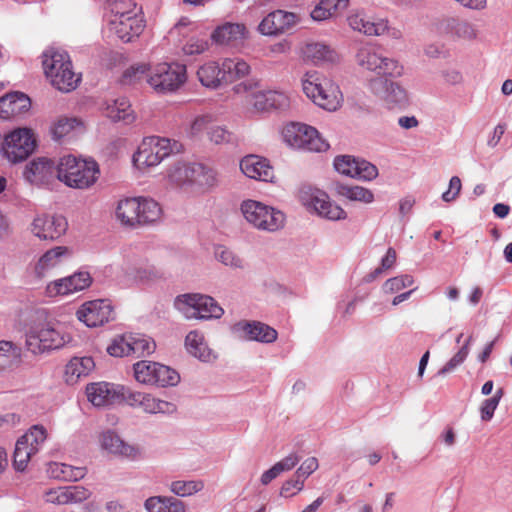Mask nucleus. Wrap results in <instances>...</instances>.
Returning a JSON list of instances; mask_svg holds the SVG:
<instances>
[{
  "instance_id": "nucleus-49",
  "label": "nucleus",
  "mask_w": 512,
  "mask_h": 512,
  "mask_svg": "<svg viewBox=\"0 0 512 512\" xmlns=\"http://www.w3.org/2000/svg\"><path fill=\"white\" fill-rule=\"evenodd\" d=\"M157 362L142 360L133 365L134 376L137 382L152 385L155 378Z\"/></svg>"
},
{
  "instance_id": "nucleus-7",
  "label": "nucleus",
  "mask_w": 512,
  "mask_h": 512,
  "mask_svg": "<svg viewBox=\"0 0 512 512\" xmlns=\"http://www.w3.org/2000/svg\"><path fill=\"white\" fill-rule=\"evenodd\" d=\"M244 219L254 228L275 232L284 227L285 215L282 211L260 201L247 199L240 204Z\"/></svg>"
},
{
  "instance_id": "nucleus-21",
  "label": "nucleus",
  "mask_w": 512,
  "mask_h": 512,
  "mask_svg": "<svg viewBox=\"0 0 512 512\" xmlns=\"http://www.w3.org/2000/svg\"><path fill=\"white\" fill-rule=\"evenodd\" d=\"M299 21L297 14L275 10L265 16L258 25V31L265 36H277L294 27Z\"/></svg>"
},
{
  "instance_id": "nucleus-22",
  "label": "nucleus",
  "mask_w": 512,
  "mask_h": 512,
  "mask_svg": "<svg viewBox=\"0 0 512 512\" xmlns=\"http://www.w3.org/2000/svg\"><path fill=\"white\" fill-rule=\"evenodd\" d=\"M91 283L90 274L86 271H79L68 277L50 282L46 286V293L49 297L66 296L88 288Z\"/></svg>"
},
{
  "instance_id": "nucleus-40",
  "label": "nucleus",
  "mask_w": 512,
  "mask_h": 512,
  "mask_svg": "<svg viewBox=\"0 0 512 512\" xmlns=\"http://www.w3.org/2000/svg\"><path fill=\"white\" fill-rule=\"evenodd\" d=\"M250 66L241 58H226L222 62L223 82L230 83L247 76Z\"/></svg>"
},
{
  "instance_id": "nucleus-18",
  "label": "nucleus",
  "mask_w": 512,
  "mask_h": 512,
  "mask_svg": "<svg viewBox=\"0 0 512 512\" xmlns=\"http://www.w3.org/2000/svg\"><path fill=\"white\" fill-rule=\"evenodd\" d=\"M121 397L132 407L141 408L150 414H172L176 411V405L159 398L139 391L121 388Z\"/></svg>"
},
{
  "instance_id": "nucleus-29",
  "label": "nucleus",
  "mask_w": 512,
  "mask_h": 512,
  "mask_svg": "<svg viewBox=\"0 0 512 512\" xmlns=\"http://www.w3.org/2000/svg\"><path fill=\"white\" fill-rule=\"evenodd\" d=\"M31 108L30 98L21 92L9 93L0 98V118L7 120L26 113Z\"/></svg>"
},
{
  "instance_id": "nucleus-16",
  "label": "nucleus",
  "mask_w": 512,
  "mask_h": 512,
  "mask_svg": "<svg viewBox=\"0 0 512 512\" xmlns=\"http://www.w3.org/2000/svg\"><path fill=\"white\" fill-rule=\"evenodd\" d=\"M234 337L242 341H254L262 344H272L278 338V332L270 325L257 320H240L231 328Z\"/></svg>"
},
{
  "instance_id": "nucleus-55",
  "label": "nucleus",
  "mask_w": 512,
  "mask_h": 512,
  "mask_svg": "<svg viewBox=\"0 0 512 512\" xmlns=\"http://www.w3.org/2000/svg\"><path fill=\"white\" fill-rule=\"evenodd\" d=\"M20 357L19 348L9 341H0V371L9 367Z\"/></svg>"
},
{
  "instance_id": "nucleus-39",
  "label": "nucleus",
  "mask_w": 512,
  "mask_h": 512,
  "mask_svg": "<svg viewBox=\"0 0 512 512\" xmlns=\"http://www.w3.org/2000/svg\"><path fill=\"white\" fill-rule=\"evenodd\" d=\"M130 16H141V8L133 0H109L104 19H122Z\"/></svg>"
},
{
  "instance_id": "nucleus-44",
  "label": "nucleus",
  "mask_w": 512,
  "mask_h": 512,
  "mask_svg": "<svg viewBox=\"0 0 512 512\" xmlns=\"http://www.w3.org/2000/svg\"><path fill=\"white\" fill-rule=\"evenodd\" d=\"M337 192L340 196L349 201L361 202L364 204H370L374 201L373 192L368 188L358 185H340L337 188Z\"/></svg>"
},
{
  "instance_id": "nucleus-24",
  "label": "nucleus",
  "mask_w": 512,
  "mask_h": 512,
  "mask_svg": "<svg viewBox=\"0 0 512 512\" xmlns=\"http://www.w3.org/2000/svg\"><path fill=\"white\" fill-rule=\"evenodd\" d=\"M23 176L33 185L47 184L57 177V165L50 158L37 157L26 164Z\"/></svg>"
},
{
  "instance_id": "nucleus-23",
  "label": "nucleus",
  "mask_w": 512,
  "mask_h": 512,
  "mask_svg": "<svg viewBox=\"0 0 512 512\" xmlns=\"http://www.w3.org/2000/svg\"><path fill=\"white\" fill-rule=\"evenodd\" d=\"M384 77H373L368 80L369 90L388 104L401 105L406 103V91L396 82Z\"/></svg>"
},
{
  "instance_id": "nucleus-45",
  "label": "nucleus",
  "mask_w": 512,
  "mask_h": 512,
  "mask_svg": "<svg viewBox=\"0 0 512 512\" xmlns=\"http://www.w3.org/2000/svg\"><path fill=\"white\" fill-rule=\"evenodd\" d=\"M131 355L141 357L152 354L156 349L155 341L144 334H130Z\"/></svg>"
},
{
  "instance_id": "nucleus-9",
  "label": "nucleus",
  "mask_w": 512,
  "mask_h": 512,
  "mask_svg": "<svg viewBox=\"0 0 512 512\" xmlns=\"http://www.w3.org/2000/svg\"><path fill=\"white\" fill-rule=\"evenodd\" d=\"M186 79L185 65L161 62L151 65L147 84L157 94H168L177 91Z\"/></svg>"
},
{
  "instance_id": "nucleus-35",
  "label": "nucleus",
  "mask_w": 512,
  "mask_h": 512,
  "mask_svg": "<svg viewBox=\"0 0 512 512\" xmlns=\"http://www.w3.org/2000/svg\"><path fill=\"white\" fill-rule=\"evenodd\" d=\"M105 114L112 121H123L126 124L133 122L135 119L131 104L125 97L107 100L105 104Z\"/></svg>"
},
{
  "instance_id": "nucleus-43",
  "label": "nucleus",
  "mask_w": 512,
  "mask_h": 512,
  "mask_svg": "<svg viewBox=\"0 0 512 512\" xmlns=\"http://www.w3.org/2000/svg\"><path fill=\"white\" fill-rule=\"evenodd\" d=\"M349 0H320L311 11L314 21H324L334 16L339 10L347 8Z\"/></svg>"
},
{
  "instance_id": "nucleus-30",
  "label": "nucleus",
  "mask_w": 512,
  "mask_h": 512,
  "mask_svg": "<svg viewBox=\"0 0 512 512\" xmlns=\"http://www.w3.org/2000/svg\"><path fill=\"white\" fill-rule=\"evenodd\" d=\"M247 37L244 24L225 22L217 26L211 34V40L219 45H236Z\"/></svg>"
},
{
  "instance_id": "nucleus-1",
  "label": "nucleus",
  "mask_w": 512,
  "mask_h": 512,
  "mask_svg": "<svg viewBox=\"0 0 512 512\" xmlns=\"http://www.w3.org/2000/svg\"><path fill=\"white\" fill-rule=\"evenodd\" d=\"M166 177L171 186L190 191L210 189L218 183L216 170L195 162H174L168 168Z\"/></svg>"
},
{
  "instance_id": "nucleus-15",
  "label": "nucleus",
  "mask_w": 512,
  "mask_h": 512,
  "mask_svg": "<svg viewBox=\"0 0 512 512\" xmlns=\"http://www.w3.org/2000/svg\"><path fill=\"white\" fill-rule=\"evenodd\" d=\"M46 438V429L41 425H34L17 440L13 458V465L17 471L26 469L32 455L40 450Z\"/></svg>"
},
{
  "instance_id": "nucleus-10",
  "label": "nucleus",
  "mask_w": 512,
  "mask_h": 512,
  "mask_svg": "<svg viewBox=\"0 0 512 512\" xmlns=\"http://www.w3.org/2000/svg\"><path fill=\"white\" fill-rule=\"evenodd\" d=\"M182 145L169 138L151 136L145 138L133 156V161L138 168L154 167L172 153L181 150Z\"/></svg>"
},
{
  "instance_id": "nucleus-13",
  "label": "nucleus",
  "mask_w": 512,
  "mask_h": 512,
  "mask_svg": "<svg viewBox=\"0 0 512 512\" xmlns=\"http://www.w3.org/2000/svg\"><path fill=\"white\" fill-rule=\"evenodd\" d=\"M299 199L308 210L314 211L322 218L337 221L347 217L345 210L331 202L327 193L320 189L304 185L299 190Z\"/></svg>"
},
{
  "instance_id": "nucleus-62",
  "label": "nucleus",
  "mask_w": 512,
  "mask_h": 512,
  "mask_svg": "<svg viewBox=\"0 0 512 512\" xmlns=\"http://www.w3.org/2000/svg\"><path fill=\"white\" fill-rule=\"evenodd\" d=\"M208 47L209 43L206 39L192 37L184 45L183 51L187 55H194L203 53Z\"/></svg>"
},
{
  "instance_id": "nucleus-20",
  "label": "nucleus",
  "mask_w": 512,
  "mask_h": 512,
  "mask_svg": "<svg viewBox=\"0 0 512 512\" xmlns=\"http://www.w3.org/2000/svg\"><path fill=\"white\" fill-rule=\"evenodd\" d=\"M68 223L62 215H37L30 226L31 233L41 240H56L67 230Z\"/></svg>"
},
{
  "instance_id": "nucleus-37",
  "label": "nucleus",
  "mask_w": 512,
  "mask_h": 512,
  "mask_svg": "<svg viewBox=\"0 0 512 512\" xmlns=\"http://www.w3.org/2000/svg\"><path fill=\"white\" fill-rule=\"evenodd\" d=\"M47 473L51 478L60 481H78L85 477V467L72 466L61 462L49 463Z\"/></svg>"
},
{
  "instance_id": "nucleus-56",
  "label": "nucleus",
  "mask_w": 512,
  "mask_h": 512,
  "mask_svg": "<svg viewBox=\"0 0 512 512\" xmlns=\"http://www.w3.org/2000/svg\"><path fill=\"white\" fill-rule=\"evenodd\" d=\"M503 396V389L500 388L496 393L485 399L480 406V416L482 421H490L493 418L494 412L497 409L500 400Z\"/></svg>"
},
{
  "instance_id": "nucleus-52",
  "label": "nucleus",
  "mask_w": 512,
  "mask_h": 512,
  "mask_svg": "<svg viewBox=\"0 0 512 512\" xmlns=\"http://www.w3.org/2000/svg\"><path fill=\"white\" fill-rule=\"evenodd\" d=\"M413 284V276L409 274H402L387 279L382 286V290L385 294H394L398 293L404 288L412 286Z\"/></svg>"
},
{
  "instance_id": "nucleus-19",
  "label": "nucleus",
  "mask_w": 512,
  "mask_h": 512,
  "mask_svg": "<svg viewBox=\"0 0 512 512\" xmlns=\"http://www.w3.org/2000/svg\"><path fill=\"white\" fill-rule=\"evenodd\" d=\"M103 31L108 37L115 36L123 42H130L134 37L139 36L144 29L142 16L128 18H106L104 19Z\"/></svg>"
},
{
  "instance_id": "nucleus-41",
  "label": "nucleus",
  "mask_w": 512,
  "mask_h": 512,
  "mask_svg": "<svg viewBox=\"0 0 512 512\" xmlns=\"http://www.w3.org/2000/svg\"><path fill=\"white\" fill-rule=\"evenodd\" d=\"M187 351L201 361L207 362L211 359V350L207 346L204 336L201 332L190 331L185 338Z\"/></svg>"
},
{
  "instance_id": "nucleus-28",
  "label": "nucleus",
  "mask_w": 512,
  "mask_h": 512,
  "mask_svg": "<svg viewBox=\"0 0 512 512\" xmlns=\"http://www.w3.org/2000/svg\"><path fill=\"white\" fill-rule=\"evenodd\" d=\"M108 271L111 275L114 274L118 280L135 282H145L156 275L154 269L150 266H132L129 262L112 264L108 267Z\"/></svg>"
},
{
  "instance_id": "nucleus-38",
  "label": "nucleus",
  "mask_w": 512,
  "mask_h": 512,
  "mask_svg": "<svg viewBox=\"0 0 512 512\" xmlns=\"http://www.w3.org/2000/svg\"><path fill=\"white\" fill-rule=\"evenodd\" d=\"M144 507L148 512H186L185 503L170 496L149 497Z\"/></svg>"
},
{
  "instance_id": "nucleus-11",
  "label": "nucleus",
  "mask_w": 512,
  "mask_h": 512,
  "mask_svg": "<svg viewBox=\"0 0 512 512\" xmlns=\"http://www.w3.org/2000/svg\"><path fill=\"white\" fill-rule=\"evenodd\" d=\"M281 135L283 141L291 148L310 152H323L329 148L318 131L307 124L291 122L286 124Z\"/></svg>"
},
{
  "instance_id": "nucleus-2",
  "label": "nucleus",
  "mask_w": 512,
  "mask_h": 512,
  "mask_svg": "<svg viewBox=\"0 0 512 512\" xmlns=\"http://www.w3.org/2000/svg\"><path fill=\"white\" fill-rule=\"evenodd\" d=\"M99 175V165L93 159L65 155L57 164V179L70 188L88 189L97 182Z\"/></svg>"
},
{
  "instance_id": "nucleus-46",
  "label": "nucleus",
  "mask_w": 512,
  "mask_h": 512,
  "mask_svg": "<svg viewBox=\"0 0 512 512\" xmlns=\"http://www.w3.org/2000/svg\"><path fill=\"white\" fill-rule=\"evenodd\" d=\"M153 384L159 387L176 386L180 381L178 372L157 362Z\"/></svg>"
},
{
  "instance_id": "nucleus-63",
  "label": "nucleus",
  "mask_w": 512,
  "mask_h": 512,
  "mask_svg": "<svg viewBox=\"0 0 512 512\" xmlns=\"http://www.w3.org/2000/svg\"><path fill=\"white\" fill-rule=\"evenodd\" d=\"M319 467L318 459L316 457H309L305 459L296 471V476L303 480L308 478Z\"/></svg>"
},
{
  "instance_id": "nucleus-27",
  "label": "nucleus",
  "mask_w": 512,
  "mask_h": 512,
  "mask_svg": "<svg viewBox=\"0 0 512 512\" xmlns=\"http://www.w3.org/2000/svg\"><path fill=\"white\" fill-rule=\"evenodd\" d=\"M121 388L107 382L92 383L86 388L87 398L97 407L111 405L121 396Z\"/></svg>"
},
{
  "instance_id": "nucleus-6",
  "label": "nucleus",
  "mask_w": 512,
  "mask_h": 512,
  "mask_svg": "<svg viewBox=\"0 0 512 512\" xmlns=\"http://www.w3.org/2000/svg\"><path fill=\"white\" fill-rule=\"evenodd\" d=\"M174 307L188 320L220 319L224 314V309L214 298L199 293L178 295Z\"/></svg>"
},
{
  "instance_id": "nucleus-47",
  "label": "nucleus",
  "mask_w": 512,
  "mask_h": 512,
  "mask_svg": "<svg viewBox=\"0 0 512 512\" xmlns=\"http://www.w3.org/2000/svg\"><path fill=\"white\" fill-rule=\"evenodd\" d=\"M151 65L146 63H137L127 68L122 75V83L126 85H133L148 78Z\"/></svg>"
},
{
  "instance_id": "nucleus-36",
  "label": "nucleus",
  "mask_w": 512,
  "mask_h": 512,
  "mask_svg": "<svg viewBox=\"0 0 512 512\" xmlns=\"http://www.w3.org/2000/svg\"><path fill=\"white\" fill-rule=\"evenodd\" d=\"M94 368L95 363L91 357H73L65 368L66 382L76 383L80 378L88 376Z\"/></svg>"
},
{
  "instance_id": "nucleus-14",
  "label": "nucleus",
  "mask_w": 512,
  "mask_h": 512,
  "mask_svg": "<svg viewBox=\"0 0 512 512\" xmlns=\"http://www.w3.org/2000/svg\"><path fill=\"white\" fill-rule=\"evenodd\" d=\"M36 147L34 133L29 128H18L5 136L2 150L11 163L26 160Z\"/></svg>"
},
{
  "instance_id": "nucleus-32",
  "label": "nucleus",
  "mask_w": 512,
  "mask_h": 512,
  "mask_svg": "<svg viewBox=\"0 0 512 512\" xmlns=\"http://www.w3.org/2000/svg\"><path fill=\"white\" fill-rule=\"evenodd\" d=\"M70 256V251L65 246H56L47 250L36 262L34 273L38 278L45 277L52 269L58 267Z\"/></svg>"
},
{
  "instance_id": "nucleus-8",
  "label": "nucleus",
  "mask_w": 512,
  "mask_h": 512,
  "mask_svg": "<svg viewBox=\"0 0 512 512\" xmlns=\"http://www.w3.org/2000/svg\"><path fill=\"white\" fill-rule=\"evenodd\" d=\"M25 346L34 355L62 348L70 336L50 323L31 326L25 335Z\"/></svg>"
},
{
  "instance_id": "nucleus-53",
  "label": "nucleus",
  "mask_w": 512,
  "mask_h": 512,
  "mask_svg": "<svg viewBox=\"0 0 512 512\" xmlns=\"http://www.w3.org/2000/svg\"><path fill=\"white\" fill-rule=\"evenodd\" d=\"M80 122L76 118L60 117L58 118L51 127V134L53 139L61 140L63 137L68 135L72 130L75 129Z\"/></svg>"
},
{
  "instance_id": "nucleus-61",
  "label": "nucleus",
  "mask_w": 512,
  "mask_h": 512,
  "mask_svg": "<svg viewBox=\"0 0 512 512\" xmlns=\"http://www.w3.org/2000/svg\"><path fill=\"white\" fill-rule=\"evenodd\" d=\"M45 500L46 502L57 505L68 504L67 486L49 489L45 493Z\"/></svg>"
},
{
  "instance_id": "nucleus-58",
  "label": "nucleus",
  "mask_w": 512,
  "mask_h": 512,
  "mask_svg": "<svg viewBox=\"0 0 512 512\" xmlns=\"http://www.w3.org/2000/svg\"><path fill=\"white\" fill-rule=\"evenodd\" d=\"M213 122V116L211 114L199 115L194 118L189 127V135L192 137H197L202 134L204 130H206L209 125Z\"/></svg>"
},
{
  "instance_id": "nucleus-57",
  "label": "nucleus",
  "mask_w": 512,
  "mask_h": 512,
  "mask_svg": "<svg viewBox=\"0 0 512 512\" xmlns=\"http://www.w3.org/2000/svg\"><path fill=\"white\" fill-rule=\"evenodd\" d=\"M454 34L461 39L472 41L477 39L478 30L474 24L468 21H458L453 26Z\"/></svg>"
},
{
  "instance_id": "nucleus-5",
  "label": "nucleus",
  "mask_w": 512,
  "mask_h": 512,
  "mask_svg": "<svg viewBox=\"0 0 512 512\" xmlns=\"http://www.w3.org/2000/svg\"><path fill=\"white\" fill-rule=\"evenodd\" d=\"M301 85L304 94L317 106L327 111H336L341 106L342 93L339 86L318 71L305 72L301 77Z\"/></svg>"
},
{
  "instance_id": "nucleus-26",
  "label": "nucleus",
  "mask_w": 512,
  "mask_h": 512,
  "mask_svg": "<svg viewBox=\"0 0 512 512\" xmlns=\"http://www.w3.org/2000/svg\"><path fill=\"white\" fill-rule=\"evenodd\" d=\"M242 173L254 180L270 182L274 178V170L270 162L258 155H247L240 161Z\"/></svg>"
},
{
  "instance_id": "nucleus-54",
  "label": "nucleus",
  "mask_w": 512,
  "mask_h": 512,
  "mask_svg": "<svg viewBox=\"0 0 512 512\" xmlns=\"http://www.w3.org/2000/svg\"><path fill=\"white\" fill-rule=\"evenodd\" d=\"M130 334L116 336L107 347V352L113 357H124L131 355Z\"/></svg>"
},
{
  "instance_id": "nucleus-17",
  "label": "nucleus",
  "mask_w": 512,
  "mask_h": 512,
  "mask_svg": "<svg viewBox=\"0 0 512 512\" xmlns=\"http://www.w3.org/2000/svg\"><path fill=\"white\" fill-rule=\"evenodd\" d=\"M77 319L87 327H98L114 318L112 304L107 299L84 302L76 311Z\"/></svg>"
},
{
  "instance_id": "nucleus-42",
  "label": "nucleus",
  "mask_w": 512,
  "mask_h": 512,
  "mask_svg": "<svg viewBox=\"0 0 512 512\" xmlns=\"http://www.w3.org/2000/svg\"><path fill=\"white\" fill-rule=\"evenodd\" d=\"M197 76L201 84L207 88H216L223 83L222 63L207 62L197 71Z\"/></svg>"
},
{
  "instance_id": "nucleus-50",
  "label": "nucleus",
  "mask_w": 512,
  "mask_h": 512,
  "mask_svg": "<svg viewBox=\"0 0 512 512\" xmlns=\"http://www.w3.org/2000/svg\"><path fill=\"white\" fill-rule=\"evenodd\" d=\"M214 255L225 266L234 269H242L244 267L243 260L234 251L225 246H217Z\"/></svg>"
},
{
  "instance_id": "nucleus-33",
  "label": "nucleus",
  "mask_w": 512,
  "mask_h": 512,
  "mask_svg": "<svg viewBox=\"0 0 512 512\" xmlns=\"http://www.w3.org/2000/svg\"><path fill=\"white\" fill-rule=\"evenodd\" d=\"M347 21L351 29L367 36H381L386 31H388V25L386 20L377 19L371 21L362 12H356L354 14H351L348 17Z\"/></svg>"
},
{
  "instance_id": "nucleus-64",
  "label": "nucleus",
  "mask_w": 512,
  "mask_h": 512,
  "mask_svg": "<svg viewBox=\"0 0 512 512\" xmlns=\"http://www.w3.org/2000/svg\"><path fill=\"white\" fill-rule=\"evenodd\" d=\"M209 139L215 144L227 143L231 139V133L222 126H215L208 131Z\"/></svg>"
},
{
  "instance_id": "nucleus-59",
  "label": "nucleus",
  "mask_w": 512,
  "mask_h": 512,
  "mask_svg": "<svg viewBox=\"0 0 512 512\" xmlns=\"http://www.w3.org/2000/svg\"><path fill=\"white\" fill-rule=\"evenodd\" d=\"M356 157L343 155L337 156L334 160V167L337 172L352 178Z\"/></svg>"
},
{
  "instance_id": "nucleus-60",
  "label": "nucleus",
  "mask_w": 512,
  "mask_h": 512,
  "mask_svg": "<svg viewBox=\"0 0 512 512\" xmlns=\"http://www.w3.org/2000/svg\"><path fill=\"white\" fill-rule=\"evenodd\" d=\"M90 495L91 492L83 486H67L68 504L80 503L88 499Z\"/></svg>"
},
{
  "instance_id": "nucleus-48",
  "label": "nucleus",
  "mask_w": 512,
  "mask_h": 512,
  "mask_svg": "<svg viewBox=\"0 0 512 512\" xmlns=\"http://www.w3.org/2000/svg\"><path fill=\"white\" fill-rule=\"evenodd\" d=\"M204 488L202 480H177L170 484V491L179 497H188L194 495Z\"/></svg>"
},
{
  "instance_id": "nucleus-12",
  "label": "nucleus",
  "mask_w": 512,
  "mask_h": 512,
  "mask_svg": "<svg viewBox=\"0 0 512 512\" xmlns=\"http://www.w3.org/2000/svg\"><path fill=\"white\" fill-rule=\"evenodd\" d=\"M356 62L362 69L372 72L375 77H400L403 67L394 59L383 55L380 49L373 45H364L356 54Z\"/></svg>"
},
{
  "instance_id": "nucleus-51",
  "label": "nucleus",
  "mask_w": 512,
  "mask_h": 512,
  "mask_svg": "<svg viewBox=\"0 0 512 512\" xmlns=\"http://www.w3.org/2000/svg\"><path fill=\"white\" fill-rule=\"evenodd\" d=\"M378 176L377 167L361 158H356L352 178L363 181H371Z\"/></svg>"
},
{
  "instance_id": "nucleus-4",
  "label": "nucleus",
  "mask_w": 512,
  "mask_h": 512,
  "mask_svg": "<svg viewBox=\"0 0 512 512\" xmlns=\"http://www.w3.org/2000/svg\"><path fill=\"white\" fill-rule=\"evenodd\" d=\"M161 214L158 202L148 197L124 198L118 201L115 208L117 221L129 228L154 223L160 219Z\"/></svg>"
},
{
  "instance_id": "nucleus-25",
  "label": "nucleus",
  "mask_w": 512,
  "mask_h": 512,
  "mask_svg": "<svg viewBox=\"0 0 512 512\" xmlns=\"http://www.w3.org/2000/svg\"><path fill=\"white\" fill-rule=\"evenodd\" d=\"M99 442L103 450L116 456L136 460L141 455V451L138 446L125 442L113 430L103 431L100 434Z\"/></svg>"
},
{
  "instance_id": "nucleus-3",
  "label": "nucleus",
  "mask_w": 512,
  "mask_h": 512,
  "mask_svg": "<svg viewBox=\"0 0 512 512\" xmlns=\"http://www.w3.org/2000/svg\"><path fill=\"white\" fill-rule=\"evenodd\" d=\"M42 58L45 75L53 87L66 93L77 88L81 78L73 71L67 52L49 48L44 51Z\"/></svg>"
},
{
  "instance_id": "nucleus-31",
  "label": "nucleus",
  "mask_w": 512,
  "mask_h": 512,
  "mask_svg": "<svg viewBox=\"0 0 512 512\" xmlns=\"http://www.w3.org/2000/svg\"><path fill=\"white\" fill-rule=\"evenodd\" d=\"M289 105L290 98L282 91H258L253 94V106L258 111H269L271 109L284 110L288 108Z\"/></svg>"
},
{
  "instance_id": "nucleus-34",
  "label": "nucleus",
  "mask_w": 512,
  "mask_h": 512,
  "mask_svg": "<svg viewBox=\"0 0 512 512\" xmlns=\"http://www.w3.org/2000/svg\"><path fill=\"white\" fill-rule=\"evenodd\" d=\"M301 53L306 61L314 65H321L324 63H333L337 60V53L322 42H308L302 49Z\"/></svg>"
}]
</instances>
